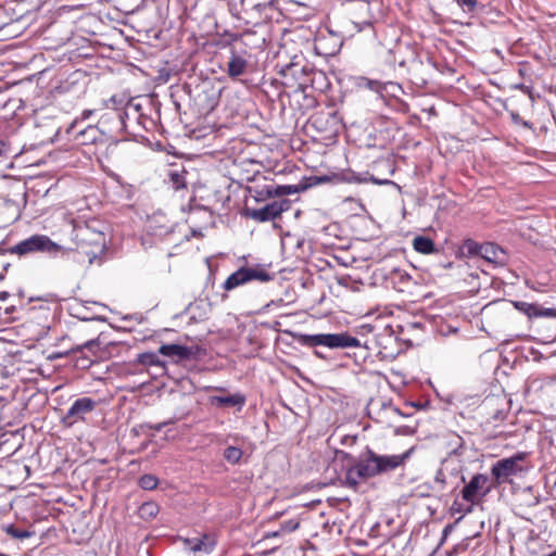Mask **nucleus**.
<instances>
[{
    "mask_svg": "<svg viewBox=\"0 0 556 556\" xmlns=\"http://www.w3.org/2000/svg\"><path fill=\"white\" fill-rule=\"evenodd\" d=\"M414 249L422 254H431L437 251L432 239L426 236H417L413 240Z\"/></svg>",
    "mask_w": 556,
    "mask_h": 556,
    "instance_id": "412c9836",
    "label": "nucleus"
},
{
    "mask_svg": "<svg viewBox=\"0 0 556 556\" xmlns=\"http://www.w3.org/2000/svg\"><path fill=\"white\" fill-rule=\"evenodd\" d=\"M471 506H472V505L470 504L468 507L464 508V507H463V504H459V503H457V502L455 501V502L453 503L452 509H453V511H456V513H459V514L465 515V514H469V513H471V510H472Z\"/></svg>",
    "mask_w": 556,
    "mask_h": 556,
    "instance_id": "f704fd0d",
    "label": "nucleus"
},
{
    "mask_svg": "<svg viewBox=\"0 0 556 556\" xmlns=\"http://www.w3.org/2000/svg\"><path fill=\"white\" fill-rule=\"evenodd\" d=\"M115 132L111 124H106V129L98 123V126H87L84 130L79 131V136L81 137V143H96L98 138L102 132Z\"/></svg>",
    "mask_w": 556,
    "mask_h": 556,
    "instance_id": "dca6fc26",
    "label": "nucleus"
},
{
    "mask_svg": "<svg viewBox=\"0 0 556 556\" xmlns=\"http://www.w3.org/2000/svg\"><path fill=\"white\" fill-rule=\"evenodd\" d=\"M464 12L472 13L478 7V0H454Z\"/></svg>",
    "mask_w": 556,
    "mask_h": 556,
    "instance_id": "c756f323",
    "label": "nucleus"
},
{
    "mask_svg": "<svg viewBox=\"0 0 556 556\" xmlns=\"http://www.w3.org/2000/svg\"><path fill=\"white\" fill-rule=\"evenodd\" d=\"M300 526V522L295 519H290L288 521L282 522L281 530L286 532H292L296 530Z\"/></svg>",
    "mask_w": 556,
    "mask_h": 556,
    "instance_id": "2f4dec72",
    "label": "nucleus"
},
{
    "mask_svg": "<svg viewBox=\"0 0 556 556\" xmlns=\"http://www.w3.org/2000/svg\"><path fill=\"white\" fill-rule=\"evenodd\" d=\"M289 205L287 200L274 201L261 208H248L247 216L261 223L273 220L279 217L282 212L287 211Z\"/></svg>",
    "mask_w": 556,
    "mask_h": 556,
    "instance_id": "ddd939ff",
    "label": "nucleus"
},
{
    "mask_svg": "<svg viewBox=\"0 0 556 556\" xmlns=\"http://www.w3.org/2000/svg\"><path fill=\"white\" fill-rule=\"evenodd\" d=\"M159 514V506L154 502H146L139 507V515L142 519L150 520Z\"/></svg>",
    "mask_w": 556,
    "mask_h": 556,
    "instance_id": "b1692460",
    "label": "nucleus"
},
{
    "mask_svg": "<svg viewBox=\"0 0 556 556\" xmlns=\"http://www.w3.org/2000/svg\"><path fill=\"white\" fill-rule=\"evenodd\" d=\"M169 178H170V181L173 184V187L176 189V190H179V189H182L186 187V178H185V173L184 172H178V170H172L169 173Z\"/></svg>",
    "mask_w": 556,
    "mask_h": 556,
    "instance_id": "cd10ccee",
    "label": "nucleus"
},
{
    "mask_svg": "<svg viewBox=\"0 0 556 556\" xmlns=\"http://www.w3.org/2000/svg\"><path fill=\"white\" fill-rule=\"evenodd\" d=\"M63 248L58 243L53 242L48 236L34 235L12 248V252L20 255L43 252L50 255H56Z\"/></svg>",
    "mask_w": 556,
    "mask_h": 556,
    "instance_id": "6e6552de",
    "label": "nucleus"
},
{
    "mask_svg": "<svg viewBox=\"0 0 556 556\" xmlns=\"http://www.w3.org/2000/svg\"><path fill=\"white\" fill-rule=\"evenodd\" d=\"M407 456V453L402 455H379L368 450L346 470V482L355 488L361 481L393 471L405 463Z\"/></svg>",
    "mask_w": 556,
    "mask_h": 556,
    "instance_id": "f257e3e1",
    "label": "nucleus"
},
{
    "mask_svg": "<svg viewBox=\"0 0 556 556\" xmlns=\"http://www.w3.org/2000/svg\"><path fill=\"white\" fill-rule=\"evenodd\" d=\"M8 296H9L8 292H5V291H1L0 292V300L1 301H5Z\"/></svg>",
    "mask_w": 556,
    "mask_h": 556,
    "instance_id": "79ce46f5",
    "label": "nucleus"
},
{
    "mask_svg": "<svg viewBox=\"0 0 556 556\" xmlns=\"http://www.w3.org/2000/svg\"><path fill=\"white\" fill-rule=\"evenodd\" d=\"M488 482L489 478L485 475H475L462 489V498L471 505L478 503L490 492L491 488L488 485Z\"/></svg>",
    "mask_w": 556,
    "mask_h": 556,
    "instance_id": "9b49d317",
    "label": "nucleus"
},
{
    "mask_svg": "<svg viewBox=\"0 0 556 556\" xmlns=\"http://www.w3.org/2000/svg\"><path fill=\"white\" fill-rule=\"evenodd\" d=\"M99 350L100 342L98 340H89L85 344L77 348V351L86 353L85 358L89 363H92V357L98 355Z\"/></svg>",
    "mask_w": 556,
    "mask_h": 556,
    "instance_id": "5701e85b",
    "label": "nucleus"
},
{
    "mask_svg": "<svg viewBox=\"0 0 556 556\" xmlns=\"http://www.w3.org/2000/svg\"><path fill=\"white\" fill-rule=\"evenodd\" d=\"M137 123L147 129V122H151L142 112L141 105L129 101L123 111L113 110L103 114L100 118V125L106 129V124H111L115 132L128 130L130 123Z\"/></svg>",
    "mask_w": 556,
    "mask_h": 556,
    "instance_id": "7ed1b4c3",
    "label": "nucleus"
},
{
    "mask_svg": "<svg viewBox=\"0 0 556 556\" xmlns=\"http://www.w3.org/2000/svg\"><path fill=\"white\" fill-rule=\"evenodd\" d=\"M5 533L14 539H26L30 536V533L26 530H21L13 525L5 528Z\"/></svg>",
    "mask_w": 556,
    "mask_h": 556,
    "instance_id": "c85d7f7f",
    "label": "nucleus"
},
{
    "mask_svg": "<svg viewBox=\"0 0 556 556\" xmlns=\"http://www.w3.org/2000/svg\"><path fill=\"white\" fill-rule=\"evenodd\" d=\"M286 188H287V187H281L280 189H283V191H282V192H278V191H276V193H278V194H286V193H287V192L285 191V189H286Z\"/></svg>",
    "mask_w": 556,
    "mask_h": 556,
    "instance_id": "c03bdc74",
    "label": "nucleus"
},
{
    "mask_svg": "<svg viewBox=\"0 0 556 556\" xmlns=\"http://www.w3.org/2000/svg\"><path fill=\"white\" fill-rule=\"evenodd\" d=\"M137 362L143 366H159L161 361L159 356L153 352L141 353L137 357Z\"/></svg>",
    "mask_w": 556,
    "mask_h": 556,
    "instance_id": "a878e982",
    "label": "nucleus"
},
{
    "mask_svg": "<svg viewBox=\"0 0 556 556\" xmlns=\"http://www.w3.org/2000/svg\"><path fill=\"white\" fill-rule=\"evenodd\" d=\"M546 556H556V549L554 552L548 553Z\"/></svg>",
    "mask_w": 556,
    "mask_h": 556,
    "instance_id": "a18cd8bd",
    "label": "nucleus"
},
{
    "mask_svg": "<svg viewBox=\"0 0 556 556\" xmlns=\"http://www.w3.org/2000/svg\"><path fill=\"white\" fill-rule=\"evenodd\" d=\"M338 283L340 286H343L345 288H351L352 290H358V288L355 286L356 281L352 280L350 276H341L338 278Z\"/></svg>",
    "mask_w": 556,
    "mask_h": 556,
    "instance_id": "7c9ffc66",
    "label": "nucleus"
},
{
    "mask_svg": "<svg viewBox=\"0 0 556 556\" xmlns=\"http://www.w3.org/2000/svg\"><path fill=\"white\" fill-rule=\"evenodd\" d=\"M298 341L305 346L313 348L317 345L329 349L358 348L361 342L357 338L346 332L342 333H319V334H300Z\"/></svg>",
    "mask_w": 556,
    "mask_h": 556,
    "instance_id": "39448f33",
    "label": "nucleus"
},
{
    "mask_svg": "<svg viewBox=\"0 0 556 556\" xmlns=\"http://www.w3.org/2000/svg\"><path fill=\"white\" fill-rule=\"evenodd\" d=\"M526 453H517L507 458L500 459L491 468V475L496 485L509 482L510 477L517 476L526 469Z\"/></svg>",
    "mask_w": 556,
    "mask_h": 556,
    "instance_id": "0eeeda50",
    "label": "nucleus"
},
{
    "mask_svg": "<svg viewBox=\"0 0 556 556\" xmlns=\"http://www.w3.org/2000/svg\"><path fill=\"white\" fill-rule=\"evenodd\" d=\"M76 124H77V121H75V122L71 125V127H70V129H68L67 131H68V132H70V131H73V130L75 129V127H76Z\"/></svg>",
    "mask_w": 556,
    "mask_h": 556,
    "instance_id": "37998d69",
    "label": "nucleus"
},
{
    "mask_svg": "<svg viewBox=\"0 0 556 556\" xmlns=\"http://www.w3.org/2000/svg\"><path fill=\"white\" fill-rule=\"evenodd\" d=\"M387 279L396 290L403 291L404 288L408 286L412 278L405 270L401 268H393L387 275Z\"/></svg>",
    "mask_w": 556,
    "mask_h": 556,
    "instance_id": "a211bd4d",
    "label": "nucleus"
},
{
    "mask_svg": "<svg viewBox=\"0 0 556 556\" xmlns=\"http://www.w3.org/2000/svg\"><path fill=\"white\" fill-rule=\"evenodd\" d=\"M93 112L91 110H85L81 114V118L86 119L88 118Z\"/></svg>",
    "mask_w": 556,
    "mask_h": 556,
    "instance_id": "a19ab883",
    "label": "nucleus"
},
{
    "mask_svg": "<svg viewBox=\"0 0 556 556\" xmlns=\"http://www.w3.org/2000/svg\"><path fill=\"white\" fill-rule=\"evenodd\" d=\"M364 85L369 88L370 90H374V91H377V92H380L382 91V84L378 80H372V79H368V78H364Z\"/></svg>",
    "mask_w": 556,
    "mask_h": 556,
    "instance_id": "473e14b6",
    "label": "nucleus"
},
{
    "mask_svg": "<svg viewBox=\"0 0 556 556\" xmlns=\"http://www.w3.org/2000/svg\"><path fill=\"white\" fill-rule=\"evenodd\" d=\"M138 483L143 490L151 491L157 486L159 480L153 475H143L140 477Z\"/></svg>",
    "mask_w": 556,
    "mask_h": 556,
    "instance_id": "bb28decb",
    "label": "nucleus"
},
{
    "mask_svg": "<svg viewBox=\"0 0 556 556\" xmlns=\"http://www.w3.org/2000/svg\"><path fill=\"white\" fill-rule=\"evenodd\" d=\"M243 452L240 447L237 446H228L224 450L223 456L226 462L229 464H238L242 458Z\"/></svg>",
    "mask_w": 556,
    "mask_h": 556,
    "instance_id": "393cba45",
    "label": "nucleus"
},
{
    "mask_svg": "<svg viewBox=\"0 0 556 556\" xmlns=\"http://www.w3.org/2000/svg\"><path fill=\"white\" fill-rule=\"evenodd\" d=\"M119 144L121 142L119 141H114L112 143H110L106 148V156H113L115 155L116 153H118L119 151Z\"/></svg>",
    "mask_w": 556,
    "mask_h": 556,
    "instance_id": "e433bc0d",
    "label": "nucleus"
},
{
    "mask_svg": "<svg viewBox=\"0 0 556 556\" xmlns=\"http://www.w3.org/2000/svg\"><path fill=\"white\" fill-rule=\"evenodd\" d=\"M206 538H207L206 535H204L203 539L185 538V539H181V541H182L185 547L190 548L192 552H200V551L211 552L213 548V545L205 543L204 540Z\"/></svg>",
    "mask_w": 556,
    "mask_h": 556,
    "instance_id": "4be33fe9",
    "label": "nucleus"
},
{
    "mask_svg": "<svg viewBox=\"0 0 556 556\" xmlns=\"http://www.w3.org/2000/svg\"><path fill=\"white\" fill-rule=\"evenodd\" d=\"M516 307L530 318L540 316H556L555 309L553 308H542L536 304H531L527 302H518L516 303Z\"/></svg>",
    "mask_w": 556,
    "mask_h": 556,
    "instance_id": "f3484780",
    "label": "nucleus"
},
{
    "mask_svg": "<svg viewBox=\"0 0 556 556\" xmlns=\"http://www.w3.org/2000/svg\"><path fill=\"white\" fill-rule=\"evenodd\" d=\"M464 248L469 254L481 256L489 263L503 264L505 262V252L494 243L485 242L479 244L472 240H467Z\"/></svg>",
    "mask_w": 556,
    "mask_h": 556,
    "instance_id": "9d476101",
    "label": "nucleus"
},
{
    "mask_svg": "<svg viewBox=\"0 0 556 556\" xmlns=\"http://www.w3.org/2000/svg\"><path fill=\"white\" fill-rule=\"evenodd\" d=\"M249 62L245 58L231 50V55L227 62L225 72L231 79H237L239 76L247 73Z\"/></svg>",
    "mask_w": 556,
    "mask_h": 556,
    "instance_id": "4468645a",
    "label": "nucleus"
},
{
    "mask_svg": "<svg viewBox=\"0 0 556 556\" xmlns=\"http://www.w3.org/2000/svg\"><path fill=\"white\" fill-rule=\"evenodd\" d=\"M74 241L76 249L84 253L90 262L101 255L106 247L105 233L88 223L74 227Z\"/></svg>",
    "mask_w": 556,
    "mask_h": 556,
    "instance_id": "f03ea898",
    "label": "nucleus"
},
{
    "mask_svg": "<svg viewBox=\"0 0 556 556\" xmlns=\"http://www.w3.org/2000/svg\"><path fill=\"white\" fill-rule=\"evenodd\" d=\"M311 124L325 139L336 137L343 128L342 119L336 111L315 113Z\"/></svg>",
    "mask_w": 556,
    "mask_h": 556,
    "instance_id": "1a4fd4ad",
    "label": "nucleus"
},
{
    "mask_svg": "<svg viewBox=\"0 0 556 556\" xmlns=\"http://www.w3.org/2000/svg\"><path fill=\"white\" fill-rule=\"evenodd\" d=\"M273 279L274 274H270L265 265H245L238 268L225 280L223 289L225 291H231L251 281L268 282Z\"/></svg>",
    "mask_w": 556,
    "mask_h": 556,
    "instance_id": "20e7f679",
    "label": "nucleus"
},
{
    "mask_svg": "<svg viewBox=\"0 0 556 556\" xmlns=\"http://www.w3.org/2000/svg\"><path fill=\"white\" fill-rule=\"evenodd\" d=\"M0 556H10V555L4 554V553H0Z\"/></svg>",
    "mask_w": 556,
    "mask_h": 556,
    "instance_id": "de8ad7c7",
    "label": "nucleus"
},
{
    "mask_svg": "<svg viewBox=\"0 0 556 556\" xmlns=\"http://www.w3.org/2000/svg\"><path fill=\"white\" fill-rule=\"evenodd\" d=\"M168 424H172V421H164V422H159V424H155V425H147V427L149 429H153L155 431H161Z\"/></svg>",
    "mask_w": 556,
    "mask_h": 556,
    "instance_id": "58836bf2",
    "label": "nucleus"
},
{
    "mask_svg": "<svg viewBox=\"0 0 556 556\" xmlns=\"http://www.w3.org/2000/svg\"><path fill=\"white\" fill-rule=\"evenodd\" d=\"M159 351L162 355L177 357L178 359H186L191 355L189 348L179 344H164Z\"/></svg>",
    "mask_w": 556,
    "mask_h": 556,
    "instance_id": "6ab92c4d",
    "label": "nucleus"
},
{
    "mask_svg": "<svg viewBox=\"0 0 556 556\" xmlns=\"http://www.w3.org/2000/svg\"><path fill=\"white\" fill-rule=\"evenodd\" d=\"M271 304H275V302L267 303L266 307H269Z\"/></svg>",
    "mask_w": 556,
    "mask_h": 556,
    "instance_id": "49530a36",
    "label": "nucleus"
},
{
    "mask_svg": "<svg viewBox=\"0 0 556 556\" xmlns=\"http://www.w3.org/2000/svg\"><path fill=\"white\" fill-rule=\"evenodd\" d=\"M370 4L368 2H362L358 4V10L361 12H369Z\"/></svg>",
    "mask_w": 556,
    "mask_h": 556,
    "instance_id": "ea45409f",
    "label": "nucleus"
},
{
    "mask_svg": "<svg viewBox=\"0 0 556 556\" xmlns=\"http://www.w3.org/2000/svg\"><path fill=\"white\" fill-rule=\"evenodd\" d=\"M465 441L455 432H450L445 437V446L450 454L462 455Z\"/></svg>",
    "mask_w": 556,
    "mask_h": 556,
    "instance_id": "aec40b11",
    "label": "nucleus"
},
{
    "mask_svg": "<svg viewBox=\"0 0 556 556\" xmlns=\"http://www.w3.org/2000/svg\"><path fill=\"white\" fill-rule=\"evenodd\" d=\"M299 71H301L302 73H305L306 68L305 67L299 68L296 64H291L286 70L287 73H290L293 76H295Z\"/></svg>",
    "mask_w": 556,
    "mask_h": 556,
    "instance_id": "4c0bfd02",
    "label": "nucleus"
},
{
    "mask_svg": "<svg viewBox=\"0 0 556 556\" xmlns=\"http://www.w3.org/2000/svg\"><path fill=\"white\" fill-rule=\"evenodd\" d=\"M372 17L364 18L361 21H354V25L358 28V30H363L365 27H371L372 26Z\"/></svg>",
    "mask_w": 556,
    "mask_h": 556,
    "instance_id": "c9c22d12",
    "label": "nucleus"
},
{
    "mask_svg": "<svg viewBox=\"0 0 556 556\" xmlns=\"http://www.w3.org/2000/svg\"><path fill=\"white\" fill-rule=\"evenodd\" d=\"M465 476L459 464L444 460L434 476V488L439 492L448 491L453 493L465 483Z\"/></svg>",
    "mask_w": 556,
    "mask_h": 556,
    "instance_id": "423d86ee",
    "label": "nucleus"
},
{
    "mask_svg": "<svg viewBox=\"0 0 556 556\" xmlns=\"http://www.w3.org/2000/svg\"><path fill=\"white\" fill-rule=\"evenodd\" d=\"M11 152H12V150H11L10 142L7 140L0 139V159L8 157Z\"/></svg>",
    "mask_w": 556,
    "mask_h": 556,
    "instance_id": "72a5a7b5",
    "label": "nucleus"
},
{
    "mask_svg": "<svg viewBox=\"0 0 556 556\" xmlns=\"http://www.w3.org/2000/svg\"><path fill=\"white\" fill-rule=\"evenodd\" d=\"M245 396L241 393H235L229 395H215L211 396L210 402L216 407H238V410L245 404Z\"/></svg>",
    "mask_w": 556,
    "mask_h": 556,
    "instance_id": "2eb2a0df",
    "label": "nucleus"
},
{
    "mask_svg": "<svg viewBox=\"0 0 556 556\" xmlns=\"http://www.w3.org/2000/svg\"><path fill=\"white\" fill-rule=\"evenodd\" d=\"M96 407L97 402L94 400L90 397H79L71 405L62 422L67 427H72L79 421H85L86 415L93 412Z\"/></svg>",
    "mask_w": 556,
    "mask_h": 556,
    "instance_id": "f8f14e48",
    "label": "nucleus"
}]
</instances>
